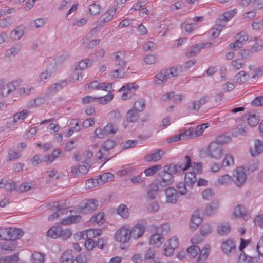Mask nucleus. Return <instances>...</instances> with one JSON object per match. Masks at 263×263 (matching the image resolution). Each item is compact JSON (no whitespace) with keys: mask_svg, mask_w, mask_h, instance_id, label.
Wrapping results in <instances>:
<instances>
[{"mask_svg":"<svg viewBox=\"0 0 263 263\" xmlns=\"http://www.w3.org/2000/svg\"><path fill=\"white\" fill-rule=\"evenodd\" d=\"M210 246L209 245H206L202 249V250H200V253L198 257V259L199 260H205L207 258L209 254V252L210 251Z\"/></svg>","mask_w":263,"mask_h":263,"instance_id":"59","label":"nucleus"},{"mask_svg":"<svg viewBox=\"0 0 263 263\" xmlns=\"http://www.w3.org/2000/svg\"><path fill=\"white\" fill-rule=\"evenodd\" d=\"M60 231H61V226H53L47 231V235L51 238H57L59 237Z\"/></svg>","mask_w":263,"mask_h":263,"instance_id":"32","label":"nucleus"},{"mask_svg":"<svg viewBox=\"0 0 263 263\" xmlns=\"http://www.w3.org/2000/svg\"><path fill=\"white\" fill-rule=\"evenodd\" d=\"M132 237L138 239L142 237L145 231V227L144 224L139 223L135 224L132 229H129Z\"/></svg>","mask_w":263,"mask_h":263,"instance_id":"11","label":"nucleus"},{"mask_svg":"<svg viewBox=\"0 0 263 263\" xmlns=\"http://www.w3.org/2000/svg\"><path fill=\"white\" fill-rule=\"evenodd\" d=\"M145 106V100L143 99H138L135 101L133 106V109L137 110L139 112L142 111Z\"/></svg>","mask_w":263,"mask_h":263,"instance_id":"47","label":"nucleus"},{"mask_svg":"<svg viewBox=\"0 0 263 263\" xmlns=\"http://www.w3.org/2000/svg\"><path fill=\"white\" fill-rule=\"evenodd\" d=\"M256 258L247 255L242 251L238 258V263H253Z\"/></svg>","mask_w":263,"mask_h":263,"instance_id":"43","label":"nucleus"},{"mask_svg":"<svg viewBox=\"0 0 263 263\" xmlns=\"http://www.w3.org/2000/svg\"><path fill=\"white\" fill-rule=\"evenodd\" d=\"M186 252L190 257L194 258L200 252V248L197 245H192L187 248Z\"/></svg>","mask_w":263,"mask_h":263,"instance_id":"37","label":"nucleus"},{"mask_svg":"<svg viewBox=\"0 0 263 263\" xmlns=\"http://www.w3.org/2000/svg\"><path fill=\"white\" fill-rule=\"evenodd\" d=\"M92 60L89 59H86L85 60H82L75 64L74 69L76 70H82L86 69L87 67H89L92 63Z\"/></svg>","mask_w":263,"mask_h":263,"instance_id":"28","label":"nucleus"},{"mask_svg":"<svg viewBox=\"0 0 263 263\" xmlns=\"http://www.w3.org/2000/svg\"><path fill=\"white\" fill-rule=\"evenodd\" d=\"M115 237L117 241L125 243L129 240L132 236L129 229L124 227L116 232Z\"/></svg>","mask_w":263,"mask_h":263,"instance_id":"8","label":"nucleus"},{"mask_svg":"<svg viewBox=\"0 0 263 263\" xmlns=\"http://www.w3.org/2000/svg\"><path fill=\"white\" fill-rule=\"evenodd\" d=\"M236 81L238 83L245 82L249 77L244 71H241L235 76Z\"/></svg>","mask_w":263,"mask_h":263,"instance_id":"63","label":"nucleus"},{"mask_svg":"<svg viewBox=\"0 0 263 263\" xmlns=\"http://www.w3.org/2000/svg\"><path fill=\"white\" fill-rule=\"evenodd\" d=\"M208 156L217 159L220 158L223 155V149L216 142H212L208 148Z\"/></svg>","mask_w":263,"mask_h":263,"instance_id":"4","label":"nucleus"},{"mask_svg":"<svg viewBox=\"0 0 263 263\" xmlns=\"http://www.w3.org/2000/svg\"><path fill=\"white\" fill-rule=\"evenodd\" d=\"M114 55V62L116 66L118 67V69L120 70L123 69V71H126L127 68V67H126L127 62L124 60L125 56V52L123 51H118L115 53Z\"/></svg>","mask_w":263,"mask_h":263,"instance_id":"9","label":"nucleus"},{"mask_svg":"<svg viewBox=\"0 0 263 263\" xmlns=\"http://www.w3.org/2000/svg\"><path fill=\"white\" fill-rule=\"evenodd\" d=\"M7 240L15 241L23 236L24 232L20 229L7 228Z\"/></svg>","mask_w":263,"mask_h":263,"instance_id":"13","label":"nucleus"},{"mask_svg":"<svg viewBox=\"0 0 263 263\" xmlns=\"http://www.w3.org/2000/svg\"><path fill=\"white\" fill-rule=\"evenodd\" d=\"M21 45H15L6 51L5 55L8 58L14 57L21 51Z\"/></svg>","mask_w":263,"mask_h":263,"instance_id":"34","label":"nucleus"},{"mask_svg":"<svg viewBox=\"0 0 263 263\" xmlns=\"http://www.w3.org/2000/svg\"><path fill=\"white\" fill-rule=\"evenodd\" d=\"M48 207L51 208L52 207H56V210L58 211L59 214H61V216L64 214H67L68 212L67 208H62L60 205V202H53L52 203H49L47 205Z\"/></svg>","mask_w":263,"mask_h":263,"instance_id":"45","label":"nucleus"},{"mask_svg":"<svg viewBox=\"0 0 263 263\" xmlns=\"http://www.w3.org/2000/svg\"><path fill=\"white\" fill-rule=\"evenodd\" d=\"M81 217L79 215L69 216L66 218H63L62 223L63 224L67 225L73 223L78 222L80 221Z\"/></svg>","mask_w":263,"mask_h":263,"instance_id":"44","label":"nucleus"},{"mask_svg":"<svg viewBox=\"0 0 263 263\" xmlns=\"http://www.w3.org/2000/svg\"><path fill=\"white\" fill-rule=\"evenodd\" d=\"M200 234L201 235L205 236L211 234L213 231L212 226L208 224H204L200 228Z\"/></svg>","mask_w":263,"mask_h":263,"instance_id":"55","label":"nucleus"},{"mask_svg":"<svg viewBox=\"0 0 263 263\" xmlns=\"http://www.w3.org/2000/svg\"><path fill=\"white\" fill-rule=\"evenodd\" d=\"M164 155V152L161 149H158L154 153L148 154L145 156V160L147 162H156L162 159Z\"/></svg>","mask_w":263,"mask_h":263,"instance_id":"18","label":"nucleus"},{"mask_svg":"<svg viewBox=\"0 0 263 263\" xmlns=\"http://www.w3.org/2000/svg\"><path fill=\"white\" fill-rule=\"evenodd\" d=\"M109 150L103 148L100 149L97 153V157L99 159L101 160H104V163L108 160H109L111 157H109Z\"/></svg>","mask_w":263,"mask_h":263,"instance_id":"39","label":"nucleus"},{"mask_svg":"<svg viewBox=\"0 0 263 263\" xmlns=\"http://www.w3.org/2000/svg\"><path fill=\"white\" fill-rule=\"evenodd\" d=\"M231 141V138L229 136L222 135L218 136L216 140H214V142H216L217 144L223 147V145L226 143H228Z\"/></svg>","mask_w":263,"mask_h":263,"instance_id":"52","label":"nucleus"},{"mask_svg":"<svg viewBox=\"0 0 263 263\" xmlns=\"http://www.w3.org/2000/svg\"><path fill=\"white\" fill-rule=\"evenodd\" d=\"M90 258L89 254L82 253L76 256L75 260L77 263H86Z\"/></svg>","mask_w":263,"mask_h":263,"instance_id":"62","label":"nucleus"},{"mask_svg":"<svg viewBox=\"0 0 263 263\" xmlns=\"http://www.w3.org/2000/svg\"><path fill=\"white\" fill-rule=\"evenodd\" d=\"M67 82L65 81H61L59 82L54 83L52 85L49 89L50 93H55L58 91L60 90L62 88L66 86Z\"/></svg>","mask_w":263,"mask_h":263,"instance_id":"42","label":"nucleus"},{"mask_svg":"<svg viewBox=\"0 0 263 263\" xmlns=\"http://www.w3.org/2000/svg\"><path fill=\"white\" fill-rule=\"evenodd\" d=\"M15 89V87L12 83L4 84L3 80H0V99L7 96Z\"/></svg>","mask_w":263,"mask_h":263,"instance_id":"10","label":"nucleus"},{"mask_svg":"<svg viewBox=\"0 0 263 263\" xmlns=\"http://www.w3.org/2000/svg\"><path fill=\"white\" fill-rule=\"evenodd\" d=\"M56 70L54 64L50 63L48 65L45 70L40 75V80L43 81L49 78Z\"/></svg>","mask_w":263,"mask_h":263,"instance_id":"19","label":"nucleus"},{"mask_svg":"<svg viewBox=\"0 0 263 263\" xmlns=\"http://www.w3.org/2000/svg\"><path fill=\"white\" fill-rule=\"evenodd\" d=\"M243 119L247 120L248 124L251 126L257 125L259 121L256 115L250 112L246 114L243 116Z\"/></svg>","mask_w":263,"mask_h":263,"instance_id":"21","label":"nucleus"},{"mask_svg":"<svg viewBox=\"0 0 263 263\" xmlns=\"http://www.w3.org/2000/svg\"><path fill=\"white\" fill-rule=\"evenodd\" d=\"M218 208V205L216 203H212L208 204L205 210V212L208 215L214 214Z\"/></svg>","mask_w":263,"mask_h":263,"instance_id":"56","label":"nucleus"},{"mask_svg":"<svg viewBox=\"0 0 263 263\" xmlns=\"http://www.w3.org/2000/svg\"><path fill=\"white\" fill-rule=\"evenodd\" d=\"M113 177L114 175L112 173L107 172L99 175L98 178H96L97 182H98L99 185L103 184V183L111 180Z\"/></svg>","mask_w":263,"mask_h":263,"instance_id":"27","label":"nucleus"},{"mask_svg":"<svg viewBox=\"0 0 263 263\" xmlns=\"http://www.w3.org/2000/svg\"><path fill=\"white\" fill-rule=\"evenodd\" d=\"M18 260V253L0 258V263H17Z\"/></svg>","mask_w":263,"mask_h":263,"instance_id":"29","label":"nucleus"},{"mask_svg":"<svg viewBox=\"0 0 263 263\" xmlns=\"http://www.w3.org/2000/svg\"><path fill=\"white\" fill-rule=\"evenodd\" d=\"M165 195L167 198V202L174 204L177 199V191L174 187H169L165 190Z\"/></svg>","mask_w":263,"mask_h":263,"instance_id":"16","label":"nucleus"},{"mask_svg":"<svg viewBox=\"0 0 263 263\" xmlns=\"http://www.w3.org/2000/svg\"><path fill=\"white\" fill-rule=\"evenodd\" d=\"M187 107L191 111L198 112L201 107L197 100H194L187 104Z\"/></svg>","mask_w":263,"mask_h":263,"instance_id":"60","label":"nucleus"},{"mask_svg":"<svg viewBox=\"0 0 263 263\" xmlns=\"http://www.w3.org/2000/svg\"><path fill=\"white\" fill-rule=\"evenodd\" d=\"M212 45V43L206 42L200 43L199 44L193 45L191 47V49L187 54V55L190 57L194 56L199 53L201 49L204 48H210L211 47Z\"/></svg>","mask_w":263,"mask_h":263,"instance_id":"12","label":"nucleus"},{"mask_svg":"<svg viewBox=\"0 0 263 263\" xmlns=\"http://www.w3.org/2000/svg\"><path fill=\"white\" fill-rule=\"evenodd\" d=\"M234 214L237 217H239L244 220H247L248 216L247 213V210L245 206L241 205H238L235 209Z\"/></svg>","mask_w":263,"mask_h":263,"instance_id":"20","label":"nucleus"},{"mask_svg":"<svg viewBox=\"0 0 263 263\" xmlns=\"http://www.w3.org/2000/svg\"><path fill=\"white\" fill-rule=\"evenodd\" d=\"M247 131L248 128L245 122L239 124L235 129V133L237 135H244L247 132Z\"/></svg>","mask_w":263,"mask_h":263,"instance_id":"61","label":"nucleus"},{"mask_svg":"<svg viewBox=\"0 0 263 263\" xmlns=\"http://www.w3.org/2000/svg\"><path fill=\"white\" fill-rule=\"evenodd\" d=\"M98 205V201L95 199H85L80 205L79 212L82 214H88L93 211Z\"/></svg>","mask_w":263,"mask_h":263,"instance_id":"3","label":"nucleus"},{"mask_svg":"<svg viewBox=\"0 0 263 263\" xmlns=\"http://www.w3.org/2000/svg\"><path fill=\"white\" fill-rule=\"evenodd\" d=\"M158 190L159 186L157 184L154 183L151 184L147 189V197L152 200L155 199L157 195Z\"/></svg>","mask_w":263,"mask_h":263,"instance_id":"24","label":"nucleus"},{"mask_svg":"<svg viewBox=\"0 0 263 263\" xmlns=\"http://www.w3.org/2000/svg\"><path fill=\"white\" fill-rule=\"evenodd\" d=\"M196 181V175L194 171L188 172L185 174L184 181L186 185L192 186Z\"/></svg>","mask_w":263,"mask_h":263,"instance_id":"22","label":"nucleus"},{"mask_svg":"<svg viewBox=\"0 0 263 263\" xmlns=\"http://www.w3.org/2000/svg\"><path fill=\"white\" fill-rule=\"evenodd\" d=\"M232 182V177L228 174L221 176L217 180V182L220 185L228 184Z\"/></svg>","mask_w":263,"mask_h":263,"instance_id":"50","label":"nucleus"},{"mask_svg":"<svg viewBox=\"0 0 263 263\" xmlns=\"http://www.w3.org/2000/svg\"><path fill=\"white\" fill-rule=\"evenodd\" d=\"M170 230V226L168 223L162 224L158 227L156 229V232L162 236L167 234Z\"/></svg>","mask_w":263,"mask_h":263,"instance_id":"54","label":"nucleus"},{"mask_svg":"<svg viewBox=\"0 0 263 263\" xmlns=\"http://www.w3.org/2000/svg\"><path fill=\"white\" fill-rule=\"evenodd\" d=\"M193 127H190L187 129L184 128L180 131L179 134L168 137L167 138V141L168 143H171L180 141L182 139L189 138L193 136Z\"/></svg>","mask_w":263,"mask_h":263,"instance_id":"5","label":"nucleus"},{"mask_svg":"<svg viewBox=\"0 0 263 263\" xmlns=\"http://www.w3.org/2000/svg\"><path fill=\"white\" fill-rule=\"evenodd\" d=\"M231 231V227L228 223H222L217 228V233L220 235H226Z\"/></svg>","mask_w":263,"mask_h":263,"instance_id":"35","label":"nucleus"},{"mask_svg":"<svg viewBox=\"0 0 263 263\" xmlns=\"http://www.w3.org/2000/svg\"><path fill=\"white\" fill-rule=\"evenodd\" d=\"M221 248L224 253L228 254L232 252V250L235 249V245L232 240H227L223 242Z\"/></svg>","mask_w":263,"mask_h":263,"instance_id":"30","label":"nucleus"},{"mask_svg":"<svg viewBox=\"0 0 263 263\" xmlns=\"http://www.w3.org/2000/svg\"><path fill=\"white\" fill-rule=\"evenodd\" d=\"M191 164V160L189 156H184L178 163H171L165 165L164 170L173 175L187 170Z\"/></svg>","mask_w":263,"mask_h":263,"instance_id":"1","label":"nucleus"},{"mask_svg":"<svg viewBox=\"0 0 263 263\" xmlns=\"http://www.w3.org/2000/svg\"><path fill=\"white\" fill-rule=\"evenodd\" d=\"M179 245V240L177 237H174L168 240L164 246L163 254L166 256L173 255L175 249Z\"/></svg>","mask_w":263,"mask_h":263,"instance_id":"7","label":"nucleus"},{"mask_svg":"<svg viewBox=\"0 0 263 263\" xmlns=\"http://www.w3.org/2000/svg\"><path fill=\"white\" fill-rule=\"evenodd\" d=\"M263 152V142L258 140L254 141V149H251L250 152L252 156H257Z\"/></svg>","mask_w":263,"mask_h":263,"instance_id":"25","label":"nucleus"},{"mask_svg":"<svg viewBox=\"0 0 263 263\" xmlns=\"http://www.w3.org/2000/svg\"><path fill=\"white\" fill-rule=\"evenodd\" d=\"M106 83H98L97 81L91 82L88 84L89 89H94L97 90H107Z\"/></svg>","mask_w":263,"mask_h":263,"instance_id":"36","label":"nucleus"},{"mask_svg":"<svg viewBox=\"0 0 263 263\" xmlns=\"http://www.w3.org/2000/svg\"><path fill=\"white\" fill-rule=\"evenodd\" d=\"M60 153L59 149H55L51 154L44 156L43 160L46 162L51 163L59 156Z\"/></svg>","mask_w":263,"mask_h":263,"instance_id":"38","label":"nucleus"},{"mask_svg":"<svg viewBox=\"0 0 263 263\" xmlns=\"http://www.w3.org/2000/svg\"><path fill=\"white\" fill-rule=\"evenodd\" d=\"M162 168V165L160 164L155 165L144 171V173L147 176H151L156 174L158 171Z\"/></svg>","mask_w":263,"mask_h":263,"instance_id":"51","label":"nucleus"},{"mask_svg":"<svg viewBox=\"0 0 263 263\" xmlns=\"http://www.w3.org/2000/svg\"><path fill=\"white\" fill-rule=\"evenodd\" d=\"M116 212L123 218H127L129 216L128 208L124 204H120L117 209Z\"/></svg>","mask_w":263,"mask_h":263,"instance_id":"46","label":"nucleus"},{"mask_svg":"<svg viewBox=\"0 0 263 263\" xmlns=\"http://www.w3.org/2000/svg\"><path fill=\"white\" fill-rule=\"evenodd\" d=\"M129 67H128L126 71H123V69H116L113 70L111 73V77L112 78H123L124 77L126 72L129 70Z\"/></svg>","mask_w":263,"mask_h":263,"instance_id":"53","label":"nucleus"},{"mask_svg":"<svg viewBox=\"0 0 263 263\" xmlns=\"http://www.w3.org/2000/svg\"><path fill=\"white\" fill-rule=\"evenodd\" d=\"M116 145V142L114 140L108 139L103 143L102 147L109 151L114 148Z\"/></svg>","mask_w":263,"mask_h":263,"instance_id":"64","label":"nucleus"},{"mask_svg":"<svg viewBox=\"0 0 263 263\" xmlns=\"http://www.w3.org/2000/svg\"><path fill=\"white\" fill-rule=\"evenodd\" d=\"M159 181L163 186L168 185L173 182V176L164 170L158 174Z\"/></svg>","mask_w":263,"mask_h":263,"instance_id":"15","label":"nucleus"},{"mask_svg":"<svg viewBox=\"0 0 263 263\" xmlns=\"http://www.w3.org/2000/svg\"><path fill=\"white\" fill-rule=\"evenodd\" d=\"M139 112L132 108L129 109L126 114V120L128 122L135 123L138 121Z\"/></svg>","mask_w":263,"mask_h":263,"instance_id":"26","label":"nucleus"},{"mask_svg":"<svg viewBox=\"0 0 263 263\" xmlns=\"http://www.w3.org/2000/svg\"><path fill=\"white\" fill-rule=\"evenodd\" d=\"M28 114V111L23 110L13 116V121L14 123H22L26 118Z\"/></svg>","mask_w":263,"mask_h":263,"instance_id":"33","label":"nucleus"},{"mask_svg":"<svg viewBox=\"0 0 263 263\" xmlns=\"http://www.w3.org/2000/svg\"><path fill=\"white\" fill-rule=\"evenodd\" d=\"M33 263H43L45 259V255L40 252H34L32 255Z\"/></svg>","mask_w":263,"mask_h":263,"instance_id":"41","label":"nucleus"},{"mask_svg":"<svg viewBox=\"0 0 263 263\" xmlns=\"http://www.w3.org/2000/svg\"><path fill=\"white\" fill-rule=\"evenodd\" d=\"M237 10L233 9L229 11L224 12L222 15H221L219 17V19L220 21L227 22L229 21L234 15L236 13Z\"/></svg>","mask_w":263,"mask_h":263,"instance_id":"48","label":"nucleus"},{"mask_svg":"<svg viewBox=\"0 0 263 263\" xmlns=\"http://www.w3.org/2000/svg\"><path fill=\"white\" fill-rule=\"evenodd\" d=\"M116 9L115 8H111L107 11L102 15L98 26L100 27H103L105 23L112 20L113 16L116 14Z\"/></svg>","mask_w":263,"mask_h":263,"instance_id":"14","label":"nucleus"},{"mask_svg":"<svg viewBox=\"0 0 263 263\" xmlns=\"http://www.w3.org/2000/svg\"><path fill=\"white\" fill-rule=\"evenodd\" d=\"M5 242H0V249L5 250H13L15 248L13 242L10 240H6Z\"/></svg>","mask_w":263,"mask_h":263,"instance_id":"57","label":"nucleus"},{"mask_svg":"<svg viewBox=\"0 0 263 263\" xmlns=\"http://www.w3.org/2000/svg\"><path fill=\"white\" fill-rule=\"evenodd\" d=\"M24 33V27L23 26L16 27L11 33L12 40L17 41L20 40Z\"/></svg>","mask_w":263,"mask_h":263,"instance_id":"23","label":"nucleus"},{"mask_svg":"<svg viewBox=\"0 0 263 263\" xmlns=\"http://www.w3.org/2000/svg\"><path fill=\"white\" fill-rule=\"evenodd\" d=\"M137 140H128L122 142L120 144V147L122 149H126L135 147L138 144Z\"/></svg>","mask_w":263,"mask_h":263,"instance_id":"49","label":"nucleus"},{"mask_svg":"<svg viewBox=\"0 0 263 263\" xmlns=\"http://www.w3.org/2000/svg\"><path fill=\"white\" fill-rule=\"evenodd\" d=\"M247 180V175L245 171L244 167H238L233 174L232 181H233L237 186H241L243 185Z\"/></svg>","mask_w":263,"mask_h":263,"instance_id":"6","label":"nucleus"},{"mask_svg":"<svg viewBox=\"0 0 263 263\" xmlns=\"http://www.w3.org/2000/svg\"><path fill=\"white\" fill-rule=\"evenodd\" d=\"M73 262L74 259L72 255L67 251L63 253L60 258V263H73Z\"/></svg>","mask_w":263,"mask_h":263,"instance_id":"40","label":"nucleus"},{"mask_svg":"<svg viewBox=\"0 0 263 263\" xmlns=\"http://www.w3.org/2000/svg\"><path fill=\"white\" fill-rule=\"evenodd\" d=\"M60 231L61 232H60V236L59 238H60L63 240H65L70 238L72 235V232L69 229H63L61 227V231Z\"/></svg>","mask_w":263,"mask_h":263,"instance_id":"58","label":"nucleus"},{"mask_svg":"<svg viewBox=\"0 0 263 263\" xmlns=\"http://www.w3.org/2000/svg\"><path fill=\"white\" fill-rule=\"evenodd\" d=\"M180 67H172L169 69L161 71L157 73L154 78V83L155 85L161 86L168 80V79L176 77L179 74V71L180 72Z\"/></svg>","mask_w":263,"mask_h":263,"instance_id":"2","label":"nucleus"},{"mask_svg":"<svg viewBox=\"0 0 263 263\" xmlns=\"http://www.w3.org/2000/svg\"><path fill=\"white\" fill-rule=\"evenodd\" d=\"M202 221V218L201 217L198 211H196L192 214L190 226L192 229H196Z\"/></svg>","mask_w":263,"mask_h":263,"instance_id":"17","label":"nucleus"},{"mask_svg":"<svg viewBox=\"0 0 263 263\" xmlns=\"http://www.w3.org/2000/svg\"><path fill=\"white\" fill-rule=\"evenodd\" d=\"M164 238L163 236L159 233H156L151 237L150 243L156 245L157 246H160L164 242Z\"/></svg>","mask_w":263,"mask_h":263,"instance_id":"31","label":"nucleus"}]
</instances>
